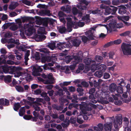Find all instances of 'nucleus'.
Segmentation results:
<instances>
[{"mask_svg": "<svg viewBox=\"0 0 131 131\" xmlns=\"http://www.w3.org/2000/svg\"><path fill=\"white\" fill-rule=\"evenodd\" d=\"M103 57L100 56H96L95 59L97 62L101 63L103 61Z\"/></svg>", "mask_w": 131, "mask_h": 131, "instance_id": "nucleus-34", "label": "nucleus"}, {"mask_svg": "<svg viewBox=\"0 0 131 131\" xmlns=\"http://www.w3.org/2000/svg\"><path fill=\"white\" fill-rule=\"evenodd\" d=\"M130 33V31H128L120 34L119 35L120 36L122 37L126 36L129 35Z\"/></svg>", "mask_w": 131, "mask_h": 131, "instance_id": "nucleus-44", "label": "nucleus"}, {"mask_svg": "<svg viewBox=\"0 0 131 131\" xmlns=\"http://www.w3.org/2000/svg\"><path fill=\"white\" fill-rule=\"evenodd\" d=\"M15 88L19 92H23L24 91L23 88L20 86H16Z\"/></svg>", "mask_w": 131, "mask_h": 131, "instance_id": "nucleus-45", "label": "nucleus"}, {"mask_svg": "<svg viewBox=\"0 0 131 131\" xmlns=\"http://www.w3.org/2000/svg\"><path fill=\"white\" fill-rule=\"evenodd\" d=\"M110 76V75L107 72H105L104 74V78L105 79L109 78Z\"/></svg>", "mask_w": 131, "mask_h": 131, "instance_id": "nucleus-56", "label": "nucleus"}, {"mask_svg": "<svg viewBox=\"0 0 131 131\" xmlns=\"http://www.w3.org/2000/svg\"><path fill=\"white\" fill-rule=\"evenodd\" d=\"M32 116L30 115H25L24 116L23 118L26 120H29L31 119Z\"/></svg>", "mask_w": 131, "mask_h": 131, "instance_id": "nucleus-57", "label": "nucleus"}, {"mask_svg": "<svg viewBox=\"0 0 131 131\" xmlns=\"http://www.w3.org/2000/svg\"><path fill=\"white\" fill-rule=\"evenodd\" d=\"M50 19H49L44 18L42 21V24L43 26L46 27L48 26V23L50 21Z\"/></svg>", "mask_w": 131, "mask_h": 131, "instance_id": "nucleus-32", "label": "nucleus"}, {"mask_svg": "<svg viewBox=\"0 0 131 131\" xmlns=\"http://www.w3.org/2000/svg\"><path fill=\"white\" fill-rule=\"evenodd\" d=\"M102 82V80L100 79H99L97 81L95 80L93 81V85L95 88L98 89L100 86Z\"/></svg>", "mask_w": 131, "mask_h": 131, "instance_id": "nucleus-14", "label": "nucleus"}, {"mask_svg": "<svg viewBox=\"0 0 131 131\" xmlns=\"http://www.w3.org/2000/svg\"><path fill=\"white\" fill-rule=\"evenodd\" d=\"M4 81L6 83H9L12 81V77L8 75L4 78Z\"/></svg>", "mask_w": 131, "mask_h": 131, "instance_id": "nucleus-33", "label": "nucleus"}, {"mask_svg": "<svg viewBox=\"0 0 131 131\" xmlns=\"http://www.w3.org/2000/svg\"><path fill=\"white\" fill-rule=\"evenodd\" d=\"M110 118L112 120L111 121H113V124L114 127L116 130L118 129V125L120 126L122 124V116H117L116 117V119H114V117H110Z\"/></svg>", "mask_w": 131, "mask_h": 131, "instance_id": "nucleus-4", "label": "nucleus"}, {"mask_svg": "<svg viewBox=\"0 0 131 131\" xmlns=\"http://www.w3.org/2000/svg\"><path fill=\"white\" fill-rule=\"evenodd\" d=\"M100 71H97L94 74V75L99 78L101 77L103 74V72L104 71L100 70Z\"/></svg>", "mask_w": 131, "mask_h": 131, "instance_id": "nucleus-26", "label": "nucleus"}, {"mask_svg": "<svg viewBox=\"0 0 131 131\" xmlns=\"http://www.w3.org/2000/svg\"><path fill=\"white\" fill-rule=\"evenodd\" d=\"M58 15L59 17H63L66 16V15L63 12L61 11L59 12Z\"/></svg>", "mask_w": 131, "mask_h": 131, "instance_id": "nucleus-53", "label": "nucleus"}, {"mask_svg": "<svg viewBox=\"0 0 131 131\" xmlns=\"http://www.w3.org/2000/svg\"><path fill=\"white\" fill-rule=\"evenodd\" d=\"M20 106H21L19 103H15L14 106V109L15 111H17Z\"/></svg>", "mask_w": 131, "mask_h": 131, "instance_id": "nucleus-37", "label": "nucleus"}, {"mask_svg": "<svg viewBox=\"0 0 131 131\" xmlns=\"http://www.w3.org/2000/svg\"><path fill=\"white\" fill-rule=\"evenodd\" d=\"M98 127L95 126L94 129L95 131H102L103 129V125L102 124L100 123L98 124L97 125Z\"/></svg>", "mask_w": 131, "mask_h": 131, "instance_id": "nucleus-23", "label": "nucleus"}, {"mask_svg": "<svg viewBox=\"0 0 131 131\" xmlns=\"http://www.w3.org/2000/svg\"><path fill=\"white\" fill-rule=\"evenodd\" d=\"M118 83V85L122 86H124L125 85V83L124 82V80L123 79H121L120 80H118L117 81Z\"/></svg>", "mask_w": 131, "mask_h": 131, "instance_id": "nucleus-40", "label": "nucleus"}, {"mask_svg": "<svg viewBox=\"0 0 131 131\" xmlns=\"http://www.w3.org/2000/svg\"><path fill=\"white\" fill-rule=\"evenodd\" d=\"M81 41L77 39H75L69 40L67 42H59L57 44V46L60 50H62L66 48H70L73 46L78 47L81 43Z\"/></svg>", "mask_w": 131, "mask_h": 131, "instance_id": "nucleus-1", "label": "nucleus"}, {"mask_svg": "<svg viewBox=\"0 0 131 131\" xmlns=\"http://www.w3.org/2000/svg\"><path fill=\"white\" fill-rule=\"evenodd\" d=\"M10 105L8 100L6 99L1 98L0 99V109L3 110V106H7Z\"/></svg>", "mask_w": 131, "mask_h": 131, "instance_id": "nucleus-7", "label": "nucleus"}, {"mask_svg": "<svg viewBox=\"0 0 131 131\" xmlns=\"http://www.w3.org/2000/svg\"><path fill=\"white\" fill-rule=\"evenodd\" d=\"M73 23H67V31L68 32H70L72 31V27L73 26Z\"/></svg>", "mask_w": 131, "mask_h": 131, "instance_id": "nucleus-29", "label": "nucleus"}, {"mask_svg": "<svg viewBox=\"0 0 131 131\" xmlns=\"http://www.w3.org/2000/svg\"><path fill=\"white\" fill-rule=\"evenodd\" d=\"M32 75L35 76L38 75V73H39V70L38 68H37L35 67H33L32 69Z\"/></svg>", "mask_w": 131, "mask_h": 131, "instance_id": "nucleus-30", "label": "nucleus"}, {"mask_svg": "<svg viewBox=\"0 0 131 131\" xmlns=\"http://www.w3.org/2000/svg\"><path fill=\"white\" fill-rule=\"evenodd\" d=\"M65 123L62 124V125L63 126L68 127L70 124L69 120H67L66 119H65L63 121Z\"/></svg>", "mask_w": 131, "mask_h": 131, "instance_id": "nucleus-42", "label": "nucleus"}, {"mask_svg": "<svg viewBox=\"0 0 131 131\" xmlns=\"http://www.w3.org/2000/svg\"><path fill=\"white\" fill-rule=\"evenodd\" d=\"M39 14L41 16H44L46 15L49 16L50 15V12L49 10H43L40 11Z\"/></svg>", "mask_w": 131, "mask_h": 131, "instance_id": "nucleus-15", "label": "nucleus"}, {"mask_svg": "<svg viewBox=\"0 0 131 131\" xmlns=\"http://www.w3.org/2000/svg\"><path fill=\"white\" fill-rule=\"evenodd\" d=\"M77 91L79 93L78 95L79 96H82L83 95L84 93L83 92V90L81 88H78L77 89Z\"/></svg>", "mask_w": 131, "mask_h": 131, "instance_id": "nucleus-38", "label": "nucleus"}, {"mask_svg": "<svg viewBox=\"0 0 131 131\" xmlns=\"http://www.w3.org/2000/svg\"><path fill=\"white\" fill-rule=\"evenodd\" d=\"M122 18L123 21V20L128 21L129 20L130 17L128 16H123L122 17Z\"/></svg>", "mask_w": 131, "mask_h": 131, "instance_id": "nucleus-62", "label": "nucleus"}, {"mask_svg": "<svg viewBox=\"0 0 131 131\" xmlns=\"http://www.w3.org/2000/svg\"><path fill=\"white\" fill-rule=\"evenodd\" d=\"M74 56H72L73 57L71 56H68L66 58V63H69L70 61L72 60V62H73V57Z\"/></svg>", "mask_w": 131, "mask_h": 131, "instance_id": "nucleus-41", "label": "nucleus"}, {"mask_svg": "<svg viewBox=\"0 0 131 131\" xmlns=\"http://www.w3.org/2000/svg\"><path fill=\"white\" fill-rule=\"evenodd\" d=\"M82 41L84 43H86L89 40V38L86 36H81Z\"/></svg>", "mask_w": 131, "mask_h": 131, "instance_id": "nucleus-46", "label": "nucleus"}, {"mask_svg": "<svg viewBox=\"0 0 131 131\" xmlns=\"http://www.w3.org/2000/svg\"><path fill=\"white\" fill-rule=\"evenodd\" d=\"M12 36V34L10 32L6 33L4 35L5 38H9Z\"/></svg>", "mask_w": 131, "mask_h": 131, "instance_id": "nucleus-52", "label": "nucleus"}, {"mask_svg": "<svg viewBox=\"0 0 131 131\" xmlns=\"http://www.w3.org/2000/svg\"><path fill=\"white\" fill-rule=\"evenodd\" d=\"M84 68V66L83 64H80L78 66V69L81 71L83 70Z\"/></svg>", "mask_w": 131, "mask_h": 131, "instance_id": "nucleus-63", "label": "nucleus"}, {"mask_svg": "<svg viewBox=\"0 0 131 131\" xmlns=\"http://www.w3.org/2000/svg\"><path fill=\"white\" fill-rule=\"evenodd\" d=\"M15 54H16V57L17 59L20 60L21 58V53H20L19 52H16Z\"/></svg>", "mask_w": 131, "mask_h": 131, "instance_id": "nucleus-48", "label": "nucleus"}, {"mask_svg": "<svg viewBox=\"0 0 131 131\" xmlns=\"http://www.w3.org/2000/svg\"><path fill=\"white\" fill-rule=\"evenodd\" d=\"M117 86L114 83H112L110 86L109 90L111 92H114L116 90Z\"/></svg>", "mask_w": 131, "mask_h": 131, "instance_id": "nucleus-19", "label": "nucleus"}, {"mask_svg": "<svg viewBox=\"0 0 131 131\" xmlns=\"http://www.w3.org/2000/svg\"><path fill=\"white\" fill-rule=\"evenodd\" d=\"M65 93L64 92L63 89L61 88H60L57 91L54 92V94L56 96H61L63 95Z\"/></svg>", "mask_w": 131, "mask_h": 131, "instance_id": "nucleus-17", "label": "nucleus"}, {"mask_svg": "<svg viewBox=\"0 0 131 131\" xmlns=\"http://www.w3.org/2000/svg\"><path fill=\"white\" fill-rule=\"evenodd\" d=\"M30 19V17H24L22 18V21L23 23L28 21Z\"/></svg>", "mask_w": 131, "mask_h": 131, "instance_id": "nucleus-60", "label": "nucleus"}, {"mask_svg": "<svg viewBox=\"0 0 131 131\" xmlns=\"http://www.w3.org/2000/svg\"><path fill=\"white\" fill-rule=\"evenodd\" d=\"M10 71L13 73L14 72H17L18 71H19L20 69V67H16L14 66H10Z\"/></svg>", "mask_w": 131, "mask_h": 131, "instance_id": "nucleus-20", "label": "nucleus"}, {"mask_svg": "<svg viewBox=\"0 0 131 131\" xmlns=\"http://www.w3.org/2000/svg\"><path fill=\"white\" fill-rule=\"evenodd\" d=\"M33 58H34L36 60H38L40 59L39 52H36V53L32 56Z\"/></svg>", "mask_w": 131, "mask_h": 131, "instance_id": "nucleus-36", "label": "nucleus"}, {"mask_svg": "<svg viewBox=\"0 0 131 131\" xmlns=\"http://www.w3.org/2000/svg\"><path fill=\"white\" fill-rule=\"evenodd\" d=\"M59 32L61 34H64L66 32L67 30L64 26H62L60 27L58 29Z\"/></svg>", "mask_w": 131, "mask_h": 131, "instance_id": "nucleus-27", "label": "nucleus"}, {"mask_svg": "<svg viewBox=\"0 0 131 131\" xmlns=\"http://www.w3.org/2000/svg\"><path fill=\"white\" fill-rule=\"evenodd\" d=\"M84 25V22H81L80 21H79L77 23H75L73 25V27L75 26V28H78V27H82Z\"/></svg>", "mask_w": 131, "mask_h": 131, "instance_id": "nucleus-28", "label": "nucleus"}, {"mask_svg": "<svg viewBox=\"0 0 131 131\" xmlns=\"http://www.w3.org/2000/svg\"><path fill=\"white\" fill-rule=\"evenodd\" d=\"M72 12L74 15H76L78 13V10L76 7H74L72 8Z\"/></svg>", "mask_w": 131, "mask_h": 131, "instance_id": "nucleus-50", "label": "nucleus"}, {"mask_svg": "<svg viewBox=\"0 0 131 131\" xmlns=\"http://www.w3.org/2000/svg\"><path fill=\"white\" fill-rule=\"evenodd\" d=\"M117 23L116 21L113 22L109 25V26L112 31H115L117 28Z\"/></svg>", "mask_w": 131, "mask_h": 131, "instance_id": "nucleus-16", "label": "nucleus"}, {"mask_svg": "<svg viewBox=\"0 0 131 131\" xmlns=\"http://www.w3.org/2000/svg\"><path fill=\"white\" fill-rule=\"evenodd\" d=\"M127 8L124 6L121 5L119 8L118 13L121 15L125 14L126 12Z\"/></svg>", "mask_w": 131, "mask_h": 131, "instance_id": "nucleus-10", "label": "nucleus"}, {"mask_svg": "<svg viewBox=\"0 0 131 131\" xmlns=\"http://www.w3.org/2000/svg\"><path fill=\"white\" fill-rule=\"evenodd\" d=\"M112 126L111 123L107 122L104 124V128L105 131H111Z\"/></svg>", "mask_w": 131, "mask_h": 131, "instance_id": "nucleus-9", "label": "nucleus"}, {"mask_svg": "<svg viewBox=\"0 0 131 131\" xmlns=\"http://www.w3.org/2000/svg\"><path fill=\"white\" fill-rule=\"evenodd\" d=\"M100 7L101 8L105 9V12L104 13L105 15H108L110 14L115 15L118 9L117 7L113 6H110V7L106 6L103 4H101Z\"/></svg>", "mask_w": 131, "mask_h": 131, "instance_id": "nucleus-2", "label": "nucleus"}, {"mask_svg": "<svg viewBox=\"0 0 131 131\" xmlns=\"http://www.w3.org/2000/svg\"><path fill=\"white\" fill-rule=\"evenodd\" d=\"M53 108L56 109L57 110H61L62 109V107L61 106H58L57 105L54 104L52 106Z\"/></svg>", "mask_w": 131, "mask_h": 131, "instance_id": "nucleus-35", "label": "nucleus"}, {"mask_svg": "<svg viewBox=\"0 0 131 131\" xmlns=\"http://www.w3.org/2000/svg\"><path fill=\"white\" fill-rule=\"evenodd\" d=\"M39 51L40 52H43L44 53H49V51L48 50L47 48H44L40 49Z\"/></svg>", "mask_w": 131, "mask_h": 131, "instance_id": "nucleus-51", "label": "nucleus"}, {"mask_svg": "<svg viewBox=\"0 0 131 131\" xmlns=\"http://www.w3.org/2000/svg\"><path fill=\"white\" fill-rule=\"evenodd\" d=\"M89 15L86 14L85 16H84L82 18V19L83 21L88 20L90 19Z\"/></svg>", "mask_w": 131, "mask_h": 131, "instance_id": "nucleus-47", "label": "nucleus"}, {"mask_svg": "<svg viewBox=\"0 0 131 131\" xmlns=\"http://www.w3.org/2000/svg\"><path fill=\"white\" fill-rule=\"evenodd\" d=\"M84 62L86 65H90L91 63L93 64L95 62L94 60H92L91 59L89 58L84 59Z\"/></svg>", "mask_w": 131, "mask_h": 131, "instance_id": "nucleus-22", "label": "nucleus"}, {"mask_svg": "<svg viewBox=\"0 0 131 131\" xmlns=\"http://www.w3.org/2000/svg\"><path fill=\"white\" fill-rule=\"evenodd\" d=\"M78 7L81 10H85L86 8V6L84 5H83L82 4H80V5L78 6Z\"/></svg>", "mask_w": 131, "mask_h": 131, "instance_id": "nucleus-49", "label": "nucleus"}, {"mask_svg": "<svg viewBox=\"0 0 131 131\" xmlns=\"http://www.w3.org/2000/svg\"><path fill=\"white\" fill-rule=\"evenodd\" d=\"M3 72L5 73H7L8 72H10V69H11L10 66H8L7 65L4 66H2V67Z\"/></svg>", "mask_w": 131, "mask_h": 131, "instance_id": "nucleus-12", "label": "nucleus"}, {"mask_svg": "<svg viewBox=\"0 0 131 131\" xmlns=\"http://www.w3.org/2000/svg\"><path fill=\"white\" fill-rule=\"evenodd\" d=\"M80 108L82 113L84 114H86L88 113L87 111H91L92 109L91 107L85 105L83 104L80 105Z\"/></svg>", "mask_w": 131, "mask_h": 131, "instance_id": "nucleus-8", "label": "nucleus"}, {"mask_svg": "<svg viewBox=\"0 0 131 131\" xmlns=\"http://www.w3.org/2000/svg\"><path fill=\"white\" fill-rule=\"evenodd\" d=\"M16 6L15 4H10L8 8L10 9L13 10L15 8Z\"/></svg>", "mask_w": 131, "mask_h": 131, "instance_id": "nucleus-61", "label": "nucleus"}, {"mask_svg": "<svg viewBox=\"0 0 131 131\" xmlns=\"http://www.w3.org/2000/svg\"><path fill=\"white\" fill-rule=\"evenodd\" d=\"M48 79L45 82V84H52L53 83L54 79L51 75L50 74L48 75Z\"/></svg>", "mask_w": 131, "mask_h": 131, "instance_id": "nucleus-11", "label": "nucleus"}, {"mask_svg": "<svg viewBox=\"0 0 131 131\" xmlns=\"http://www.w3.org/2000/svg\"><path fill=\"white\" fill-rule=\"evenodd\" d=\"M36 19L35 22L37 25H40L42 24V21L43 18H42L39 16H36L35 17Z\"/></svg>", "mask_w": 131, "mask_h": 131, "instance_id": "nucleus-18", "label": "nucleus"}, {"mask_svg": "<svg viewBox=\"0 0 131 131\" xmlns=\"http://www.w3.org/2000/svg\"><path fill=\"white\" fill-rule=\"evenodd\" d=\"M123 54L125 56L131 55V45L123 42L121 46Z\"/></svg>", "mask_w": 131, "mask_h": 131, "instance_id": "nucleus-3", "label": "nucleus"}, {"mask_svg": "<svg viewBox=\"0 0 131 131\" xmlns=\"http://www.w3.org/2000/svg\"><path fill=\"white\" fill-rule=\"evenodd\" d=\"M18 28V26L16 25H14L11 27L10 29L12 31H14L17 30Z\"/></svg>", "mask_w": 131, "mask_h": 131, "instance_id": "nucleus-54", "label": "nucleus"}, {"mask_svg": "<svg viewBox=\"0 0 131 131\" xmlns=\"http://www.w3.org/2000/svg\"><path fill=\"white\" fill-rule=\"evenodd\" d=\"M116 91L118 93L122 94L123 92V90L122 87L119 86L117 88Z\"/></svg>", "mask_w": 131, "mask_h": 131, "instance_id": "nucleus-39", "label": "nucleus"}, {"mask_svg": "<svg viewBox=\"0 0 131 131\" xmlns=\"http://www.w3.org/2000/svg\"><path fill=\"white\" fill-rule=\"evenodd\" d=\"M46 38V36L43 34L37 35L35 37V40L39 41L45 40Z\"/></svg>", "mask_w": 131, "mask_h": 131, "instance_id": "nucleus-13", "label": "nucleus"}, {"mask_svg": "<svg viewBox=\"0 0 131 131\" xmlns=\"http://www.w3.org/2000/svg\"><path fill=\"white\" fill-rule=\"evenodd\" d=\"M77 122L80 124H82L83 122L82 119L80 117H78L76 119Z\"/></svg>", "mask_w": 131, "mask_h": 131, "instance_id": "nucleus-64", "label": "nucleus"}, {"mask_svg": "<svg viewBox=\"0 0 131 131\" xmlns=\"http://www.w3.org/2000/svg\"><path fill=\"white\" fill-rule=\"evenodd\" d=\"M8 43H12L18 45L19 44V40L18 39H16L15 40V39L13 38H10L8 39Z\"/></svg>", "mask_w": 131, "mask_h": 131, "instance_id": "nucleus-21", "label": "nucleus"}, {"mask_svg": "<svg viewBox=\"0 0 131 131\" xmlns=\"http://www.w3.org/2000/svg\"><path fill=\"white\" fill-rule=\"evenodd\" d=\"M15 62L14 61L11 60H8L7 61L5 59H3L2 61L0 62V64L2 63H4L5 64H13Z\"/></svg>", "mask_w": 131, "mask_h": 131, "instance_id": "nucleus-25", "label": "nucleus"}, {"mask_svg": "<svg viewBox=\"0 0 131 131\" xmlns=\"http://www.w3.org/2000/svg\"><path fill=\"white\" fill-rule=\"evenodd\" d=\"M69 121L70 123L72 124H75L76 121V118L72 116L70 118Z\"/></svg>", "mask_w": 131, "mask_h": 131, "instance_id": "nucleus-43", "label": "nucleus"}, {"mask_svg": "<svg viewBox=\"0 0 131 131\" xmlns=\"http://www.w3.org/2000/svg\"><path fill=\"white\" fill-rule=\"evenodd\" d=\"M81 84L85 87H88L89 86L88 83L86 81H82L81 83Z\"/></svg>", "mask_w": 131, "mask_h": 131, "instance_id": "nucleus-59", "label": "nucleus"}, {"mask_svg": "<svg viewBox=\"0 0 131 131\" xmlns=\"http://www.w3.org/2000/svg\"><path fill=\"white\" fill-rule=\"evenodd\" d=\"M92 67H93V68L91 69V72H94L95 70H101L102 71H105L106 68V66L104 64H101L99 66H96L95 63L92 64Z\"/></svg>", "mask_w": 131, "mask_h": 131, "instance_id": "nucleus-6", "label": "nucleus"}, {"mask_svg": "<svg viewBox=\"0 0 131 131\" xmlns=\"http://www.w3.org/2000/svg\"><path fill=\"white\" fill-rule=\"evenodd\" d=\"M22 3L28 6H30L31 3L30 1H28L27 0H23Z\"/></svg>", "mask_w": 131, "mask_h": 131, "instance_id": "nucleus-58", "label": "nucleus"}, {"mask_svg": "<svg viewBox=\"0 0 131 131\" xmlns=\"http://www.w3.org/2000/svg\"><path fill=\"white\" fill-rule=\"evenodd\" d=\"M73 63L72 65H71L70 66V69L72 70H73L76 66V65L79 62H81L82 60V58L80 56H74L73 57Z\"/></svg>", "mask_w": 131, "mask_h": 131, "instance_id": "nucleus-5", "label": "nucleus"}, {"mask_svg": "<svg viewBox=\"0 0 131 131\" xmlns=\"http://www.w3.org/2000/svg\"><path fill=\"white\" fill-rule=\"evenodd\" d=\"M114 44V41H111L106 44L104 46V47H107L109 46Z\"/></svg>", "mask_w": 131, "mask_h": 131, "instance_id": "nucleus-55", "label": "nucleus"}, {"mask_svg": "<svg viewBox=\"0 0 131 131\" xmlns=\"http://www.w3.org/2000/svg\"><path fill=\"white\" fill-rule=\"evenodd\" d=\"M30 51L29 50H28L27 51L25 55V65H27L28 64L27 61L29 59L28 57L30 55Z\"/></svg>", "mask_w": 131, "mask_h": 131, "instance_id": "nucleus-24", "label": "nucleus"}, {"mask_svg": "<svg viewBox=\"0 0 131 131\" xmlns=\"http://www.w3.org/2000/svg\"><path fill=\"white\" fill-rule=\"evenodd\" d=\"M56 43L54 42L48 43V46L52 50H53L55 48Z\"/></svg>", "mask_w": 131, "mask_h": 131, "instance_id": "nucleus-31", "label": "nucleus"}]
</instances>
